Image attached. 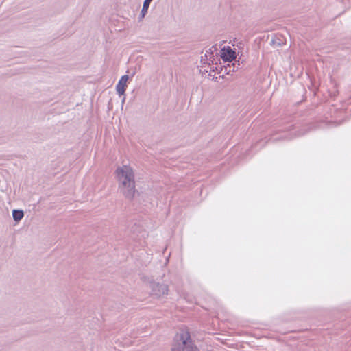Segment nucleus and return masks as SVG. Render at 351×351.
Masks as SVG:
<instances>
[{
    "label": "nucleus",
    "mask_w": 351,
    "mask_h": 351,
    "mask_svg": "<svg viewBox=\"0 0 351 351\" xmlns=\"http://www.w3.org/2000/svg\"><path fill=\"white\" fill-rule=\"evenodd\" d=\"M116 176L121 193L125 198L132 199L136 193L133 169L128 165L119 167L116 170Z\"/></svg>",
    "instance_id": "1"
},
{
    "label": "nucleus",
    "mask_w": 351,
    "mask_h": 351,
    "mask_svg": "<svg viewBox=\"0 0 351 351\" xmlns=\"http://www.w3.org/2000/svg\"><path fill=\"white\" fill-rule=\"evenodd\" d=\"M172 351H199L194 344L188 331L182 330L174 337Z\"/></svg>",
    "instance_id": "2"
},
{
    "label": "nucleus",
    "mask_w": 351,
    "mask_h": 351,
    "mask_svg": "<svg viewBox=\"0 0 351 351\" xmlns=\"http://www.w3.org/2000/svg\"><path fill=\"white\" fill-rule=\"evenodd\" d=\"M152 295L156 298H162L168 293V287L165 284L152 282L150 283Z\"/></svg>",
    "instance_id": "3"
},
{
    "label": "nucleus",
    "mask_w": 351,
    "mask_h": 351,
    "mask_svg": "<svg viewBox=\"0 0 351 351\" xmlns=\"http://www.w3.org/2000/svg\"><path fill=\"white\" fill-rule=\"evenodd\" d=\"M129 77L127 75H123L116 86V90L119 95H124L125 91L126 83Z\"/></svg>",
    "instance_id": "4"
},
{
    "label": "nucleus",
    "mask_w": 351,
    "mask_h": 351,
    "mask_svg": "<svg viewBox=\"0 0 351 351\" xmlns=\"http://www.w3.org/2000/svg\"><path fill=\"white\" fill-rule=\"evenodd\" d=\"M24 216V213L23 210H13L12 211V217L15 221H21Z\"/></svg>",
    "instance_id": "5"
},
{
    "label": "nucleus",
    "mask_w": 351,
    "mask_h": 351,
    "mask_svg": "<svg viewBox=\"0 0 351 351\" xmlns=\"http://www.w3.org/2000/svg\"><path fill=\"white\" fill-rule=\"evenodd\" d=\"M152 0H145L141 12V18H143L147 12L149 6Z\"/></svg>",
    "instance_id": "6"
},
{
    "label": "nucleus",
    "mask_w": 351,
    "mask_h": 351,
    "mask_svg": "<svg viewBox=\"0 0 351 351\" xmlns=\"http://www.w3.org/2000/svg\"><path fill=\"white\" fill-rule=\"evenodd\" d=\"M229 49L227 51V56L223 54L222 58L223 60L231 61L235 58L234 52L232 51L230 47H228Z\"/></svg>",
    "instance_id": "7"
}]
</instances>
